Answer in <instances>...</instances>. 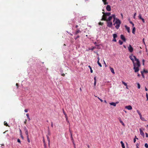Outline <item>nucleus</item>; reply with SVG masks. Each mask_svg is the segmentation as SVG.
<instances>
[{"label":"nucleus","mask_w":148,"mask_h":148,"mask_svg":"<svg viewBox=\"0 0 148 148\" xmlns=\"http://www.w3.org/2000/svg\"><path fill=\"white\" fill-rule=\"evenodd\" d=\"M119 121H120V123L122 125L124 126H125V124L123 123V121L121 119H120L119 120Z\"/></svg>","instance_id":"21"},{"label":"nucleus","mask_w":148,"mask_h":148,"mask_svg":"<svg viewBox=\"0 0 148 148\" xmlns=\"http://www.w3.org/2000/svg\"><path fill=\"white\" fill-rule=\"evenodd\" d=\"M48 135L49 136H50L51 135V133L50 132L49 129H48Z\"/></svg>","instance_id":"34"},{"label":"nucleus","mask_w":148,"mask_h":148,"mask_svg":"<svg viewBox=\"0 0 148 148\" xmlns=\"http://www.w3.org/2000/svg\"><path fill=\"white\" fill-rule=\"evenodd\" d=\"M110 70L111 71V72H112V73H113V74H114L115 72L114 71V70L112 68H111V67H110Z\"/></svg>","instance_id":"16"},{"label":"nucleus","mask_w":148,"mask_h":148,"mask_svg":"<svg viewBox=\"0 0 148 148\" xmlns=\"http://www.w3.org/2000/svg\"><path fill=\"white\" fill-rule=\"evenodd\" d=\"M135 30H136V28H135V27H133V29H132V33L133 34H135Z\"/></svg>","instance_id":"18"},{"label":"nucleus","mask_w":148,"mask_h":148,"mask_svg":"<svg viewBox=\"0 0 148 148\" xmlns=\"http://www.w3.org/2000/svg\"><path fill=\"white\" fill-rule=\"evenodd\" d=\"M138 18L139 19L141 20L143 23H145V20L143 18H142V17L141 16V15L140 14H139V15L138 16Z\"/></svg>","instance_id":"8"},{"label":"nucleus","mask_w":148,"mask_h":148,"mask_svg":"<svg viewBox=\"0 0 148 148\" xmlns=\"http://www.w3.org/2000/svg\"><path fill=\"white\" fill-rule=\"evenodd\" d=\"M119 43L120 45H122L123 44V42L121 40H119Z\"/></svg>","instance_id":"31"},{"label":"nucleus","mask_w":148,"mask_h":148,"mask_svg":"<svg viewBox=\"0 0 148 148\" xmlns=\"http://www.w3.org/2000/svg\"><path fill=\"white\" fill-rule=\"evenodd\" d=\"M24 111H25V112H28V110H27V109H25V110Z\"/></svg>","instance_id":"61"},{"label":"nucleus","mask_w":148,"mask_h":148,"mask_svg":"<svg viewBox=\"0 0 148 148\" xmlns=\"http://www.w3.org/2000/svg\"><path fill=\"white\" fill-rule=\"evenodd\" d=\"M80 37V36L79 35H78L74 39L76 40L78 38Z\"/></svg>","instance_id":"44"},{"label":"nucleus","mask_w":148,"mask_h":148,"mask_svg":"<svg viewBox=\"0 0 148 148\" xmlns=\"http://www.w3.org/2000/svg\"><path fill=\"white\" fill-rule=\"evenodd\" d=\"M122 84H124L125 86L126 87V88H127V85L126 83H125L124 82L122 81Z\"/></svg>","instance_id":"23"},{"label":"nucleus","mask_w":148,"mask_h":148,"mask_svg":"<svg viewBox=\"0 0 148 148\" xmlns=\"http://www.w3.org/2000/svg\"><path fill=\"white\" fill-rule=\"evenodd\" d=\"M140 119L141 120H142L143 121H144V118L142 117V115L141 116H140Z\"/></svg>","instance_id":"38"},{"label":"nucleus","mask_w":148,"mask_h":148,"mask_svg":"<svg viewBox=\"0 0 148 148\" xmlns=\"http://www.w3.org/2000/svg\"><path fill=\"white\" fill-rule=\"evenodd\" d=\"M113 41L115 42H116V39H115V38H114V39L113 40Z\"/></svg>","instance_id":"55"},{"label":"nucleus","mask_w":148,"mask_h":148,"mask_svg":"<svg viewBox=\"0 0 148 148\" xmlns=\"http://www.w3.org/2000/svg\"><path fill=\"white\" fill-rule=\"evenodd\" d=\"M99 25H103V23L100 22L99 23Z\"/></svg>","instance_id":"43"},{"label":"nucleus","mask_w":148,"mask_h":148,"mask_svg":"<svg viewBox=\"0 0 148 148\" xmlns=\"http://www.w3.org/2000/svg\"><path fill=\"white\" fill-rule=\"evenodd\" d=\"M142 62H143V65H144V62H145V60H144L143 59L142 60Z\"/></svg>","instance_id":"60"},{"label":"nucleus","mask_w":148,"mask_h":148,"mask_svg":"<svg viewBox=\"0 0 148 148\" xmlns=\"http://www.w3.org/2000/svg\"><path fill=\"white\" fill-rule=\"evenodd\" d=\"M66 121L70 125V123H69V121L68 120V117H66Z\"/></svg>","instance_id":"41"},{"label":"nucleus","mask_w":148,"mask_h":148,"mask_svg":"<svg viewBox=\"0 0 148 148\" xmlns=\"http://www.w3.org/2000/svg\"><path fill=\"white\" fill-rule=\"evenodd\" d=\"M141 75H142V76H143V77H144V75H143V72H141Z\"/></svg>","instance_id":"52"},{"label":"nucleus","mask_w":148,"mask_h":148,"mask_svg":"<svg viewBox=\"0 0 148 148\" xmlns=\"http://www.w3.org/2000/svg\"><path fill=\"white\" fill-rule=\"evenodd\" d=\"M125 27L126 28V29L127 30L128 32V33H130V27H128V26H127V25H125Z\"/></svg>","instance_id":"14"},{"label":"nucleus","mask_w":148,"mask_h":148,"mask_svg":"<svg viewBox=\"0 0 148 148\" xmlns=\"http://www.w3.org/2000/svg\"><path fill=\"white\" fill-rule=\"evenodd\" d=\"M134 64V66H137V67H139L140 66V62H136V63H134V62H133Z\"/></svg>","instance_id":"6"},{"label":"nucleus","mask_w":148,"mask_h":148,"mask_svg":"<svg viewBox=\"0 0 148 148\" xmlns=\"http://www.w3.org/2000/svg\"><path fill=\"white\" fill-rule=\"evenodd\" d=\"M128 49L130 52L132 53L133 52V48L130 45L128 47Z\"/></svg>","instance_id":"4"},{"label":"nucleus","mask_w":148,"mask_h":148,"mask_svg":"<svg viewBox=\"0 0 148 148\" xmlns=\"http://www.w3.org/2000/svg\"><path fill=\"white\" fill-rule=\"evenodd\" d=\"M17 142H18V143H20V144H21V141L20 140V139L18 138L17 139Z\"/></svg>","instance_id":"50"},{"label":"nucleus","mask_w":148,"mask_h":148,"mask_svg":"<svg viewBox=\"0 0 148 148\" xmlns=\"http://www.w3.org/2000/svg\"><path fill=\"white\" fill-rule=\"evenodd\" d=\"M130 58L131 59V60L133 62H134V58L133 56H130Z\"/></svg>","instance_id":"24"},{"label":"nucleus","mask_w":148,"mask_h":148,"mask_svg":"<svg viewBox=\"0 0 148 148\" xmlns=\"http://www.w3.org/2000/svg\"><path fill=\"white\" fill-rule=\"evenodd\" d=\"M4 125H5L8 126H9L8 125V124L5 121L4 122Z\"/></svg>","instance_id":"40"},{"label":"nucleus","mask_w":148,"mask_h":148,"mask_svg":"<svg viewBox=\"0 0 148 148\" xmlns=\"http://www.w3.org/2000/svg\"><path fill=\"white\" fill-rule=\"evenodd\" d=\"M51 126L52 127H53V122H51Z\"/></svg>","instance_id":"53"},{"label":"nucleus","mask_w":148,"mask_h":148,"mask_svg":"<svg viewBox=\"0 0 148 148\" xmlns=\"http://www.w3.org/2000/svg\"><path fill=\"white\" fill-rule=\"evenodd\" d=\"M137 112L138 114L139 115V116H140L141 115V114L138 110H137Z\"/></svg>","instance_id":"29"},{"label":"nucleus","mask_w":148,"mask_h":148,"mask_svg":"<svg viewBox=\"0 0 148 148\" xmlns=\"http://www.w3.org/2000/svg\"><path fill=\"white\" fill-rule=\"evenodd\" d=\"M139 67L134 66L133 69L135 72L136 73L139 71Z\"/></svg>","instance_id":"7"},{"label":"nucleus","mask_w":148,"mask_h":148,"mask_svg":"<svg viewBox=\"0 0 148 148\" xmlns=\"http://www.w3.org/2000/svg\"><path fill=\"white\" fill-rule=\"evenodd\" d=\"M20 135H21V138H22L23 139V136H22V134H21Z\"/></svg>","instance_id":"62"},{"label":"nucleus","mask_w":148,"mask_h":148,"mask_svg":"<svg viewBox=\"0 0 148 148\" xmlns=\"http://www.w3.org/2000/svg\"><path fill=\"white\" fill-rule=\"evenodd\" d=\"M133 57L135 59V61H136V62H140L139 61V60L137 59L135 56H133Z\"/></svg>","instance_id":"19"},{"label":"nucleus","mask_w":148,"mask_h":148,"mask_svg":"<svg viewBox=\"0 0 148 148\" xmlns=\"http://www.w3.org/2000/svg\"><path fill=\"white\" fill-rule=\"evenodd\" d=\"M125 108L128 109V110H131L132 109V107L130 105H129L127 106H125Z\"/></svg>","instance_id":"9"},{"label":"nucleus","mask_w":148,"mask_h":148,"mask_svg":"<svg viewBox=\"0 0 148 148\" xmlns=\"http://www.w3.org/2000/svg\"><path fill=\"white\" fill-rule=\"evenodd\" d=\"M69 131L70 133L71 137H73L72 131L70 130V125H69Z\"/></svg>","instance_id":"17"},{"label":"nucleus","mask_w":148,"mask_h":148,"mask_svg":"<svg viewBox=\"0 0 148 148\" xmlns=\"http://www.w3.org/2000/svg\"><path fill=\"white\" fill-rule=\"evenodd\" d=\"M102 1L105 5H106L108 4V3L106 2V0H102Z\"/></svg>","instance_id":"22"},{"label":"nucleus","mask_w":148,"mask_h":148,"mask_svg":"<svg viewBox=\"0 0 148 148\" xmlns=\"http://www.w3.org/2000/svg\"><path fill=\"white\" fill-rule=\"evenodd\" d=\"M102 13L103 14L102 17H106V16H109L111 14V13L110 12L105 13L103 12Z\"/></svg>","instance_id":"3"},{"label":"nucleus","mask_w":148,"mask_h":148,"mask_svg":"<svg viewBox=\"0 0 148 148\" xmlns=\"http://www.w3.org/2000/svg\"><path fill=\"white\" fill-rule=\"evenodd\" d=\"M81 32V31L78 29H77L76 30L74 33L75 35H77L79 33H80Z\"/></svg>","instance_id":"10"},{"label":"nucleus","mask_w":148,"mask_h":148,"mask_svg":"<svg viewBox=\"0 0 148 148\" xmlns=\"http://www.w3.org/2000/svg\"><path fill=\"white\" fill-rule=\"evenodd\" d=\"M144 40H145V39L143 38V44L145 45H145V43Z\"/></svg>","instance_id":"46"},{"label":"nucleus","mask_w":148,"mask_h":148,"mask_svg":"<svg viewBox=\"0 0 148 148\" xmlns=\"http://www.w3.org/2000/svg\"><path fill=\"white\" fill-rule=\"evenodd\" d=\"M117 37V35L116 34H113V37L114 38H116Z\"/></svg>","instance_id":"30"},{"label":"nucleus","mask_w":148,"mask_h":148,"mask_svg":"<svg viewBox=\"0 0 148 148\" xmlns=\"http://www.w3.org/2000/svg\"><path fill=\"white\" fill-rule=\"evenodd\" d=\"M96 82L94 81V86H96Z\"/></svg>","instance_id":"63"},{"label":"nucleus","mask_w":148,"mask_h":148,"mask_svg":"<svg viewBox=\"0 0 148 148\" xmlns=\"http://www.w3.org/2000/svg\"><path fill=\"white\" fill-rule=\"evenodd\" d=\"M43 142L44 143V145L45 146L46 144H45V140L44 139H43Z\"/></svg>","instance_id":"54"},{"label":"nucleus","mask_w":148,"mask_h":148,"mask_svg":"<svg viewBox=\"0 0 148 148\" xmlns=\"http://www.w3.org/2000/svg\"><path fill=\"white\" fill-rule=\"evenodd\" d=\"M94 81L96 82V77H94Z\"/></svg>","instance_id":"64"},{"label":"nucleus","mask_w":148,"mask_h":148,"mask_svg":"<svg viewBox=\"0 0 148 148\" xmlns=\"http://www.w3.org/2000/svg\"><path fill=\"white\" fill-rule=\"evenodd\" d=\"M136 12L134 14V16H133V18H135V16L136 15Z\"/></svg>","instance_id":"48"},{"label":"nucleus","mask_w":148,"mask_h":148,"mask_svg":"<svg viewBox=\"0 0 148 148\" xmlns=\"http://www.w3.org/2000/svg\"><path fill=\"white\" fill-rule=\"evenodd\" d=\"M145 135H146V137H148V134L147 133H145Z\"/></svg>","instance_id":"56"},{"label":"nucleus","mask_w":148,"mask_h":148,"mask_svg":"<svg viewBox=\"0 0 148 148\" xmlns=\"http://www.w3.org/2000/svg\"><path fill=\"white\" fill-rule=\"evenodd\" d=\"M116 21L114 23L113 25H116L115 26V27L117 29H118L120 27L121 24V21L118 19L116 18Z\"/></svg>","instance_id":"1"},{"label":"nucleus","mask_w":148,"mask_h":148,"mask_svg":"<svg viewBox=\"0 0 148 148\" xmlns=\"http://www.w3.org/2000/svg\"><path fill=\"white\" fill-rule=\"evenodd\" d=\"M27 141L28 142L30 143V140L29 138V136H27Z\"/></svg>","instance_id":"35"},{"label":"nucleus","mask_w":148,"mask_h":148,"mask_svg":"<svg viewBox=\"0 0 148 148\" xmlns=\"http://www.w3.org/2000/svg\"><path fill=\"white\" fill-rule=\"evenodd\" d=\"M25 134L27 136H29L28 131H27L25 132Z\"/></svg>","instance_id":"36"},{"label":"nucleus","mask_w":148,"mask_h":148,"mask_svg":"<svg viewBox=\"0 0 148 148\" xmlns=\"http://www.w3.org/2000/svg\"><path fill=\"white\" fill-rule=\"evenodd\" d=\"M120 143H121V144L122 147L125 146L124 144L123 143V141H121Z\"/></svg>","instance_id":"32"},{"label":"nucleus","mask_w":148,"mask_h":148,"mask_svg":"<svg viewBox=\"0 0 148 148\" xmlns=\"http://www.w3.org/2000/svg\"><path fill=\"white\" fill-rule=\"evenodd\" d=\"M71 140L72 141L73 144L74 145V146L75 147V144L74 141L73 137H71Z\"/></svg>","instance_id":"27"},{"label":"nucleus","mask_w":148,"mask_h":148,"mask_svg":"<svg viewBox=\"0 0 148 148\" xmlns=\"http://www.w3.org/2000/svg\"><path fill=\"white\" fill-rule=\"evenodd\" d=\"M111 16L112 17V18H114L113 22H114L116 19L115 15L114 14H112Z\"/></svg>","instance_id":"26"},{"label":"nucleus","mask_w":148,"mask_h":148,"mask_svg":"<svg viewBox=\"0 0 148 148\" xmlns=\"http://www.w3.org/2000/svg\"><path fill=\"white\" fill-rule=\"evenodd\" d=\"M146 97L147 98L146 100L147 101H148V95L147 93L146 94Z\"/></svg>","instance_id":"42"},{"label":"nucleus","mask_w":148,"mask_h":148,"mask_svg":"<svg viewBox=\"0 0 148 148\" xmlns=\"http://www.w3.org/2000/svg\"><path fill=\"white\" fill-rule=\"evenodd\" d=\"M16 86L17 87V88H18V86H19L18 84V83H16Z\"/></svg>","instance_id":"57"},{"label":"nucleus","mask_w":148,"mask_h":148,"mask_svg":"<svg viewBox=\"0 0 148 148\" xmlns=\"http://www.w3.org/2000/svg\"><path fill=\"white\" fill-rule=\"evenodd\" d=\"M138 145H139V144L138 143L136 144V148H138Z\"/></svg>","instance_id":"58"},{"label":"nucleus","mask_w":148,"mask_h":148,"mask_svg":"<svg viewBox=\"0 0 148 148\" xmlns=\"http://www.w3.org/2000/svg\"><path fill=\"white\" fill-rule=\"evenodd\" d=\"M137 85H138V88L140 89V84L139 83H137Z\"/></svg>","instance_id":"37"},{"label":"nucleus","mask_w":148,"mask_h":148,"mask_svg":"<svg viewBox=\"0 0 148 148\" xmlns=\"http://www.w3.org/2000/svg\"><path fill=\"white\" fill-rule=\"evenodd\" d=\"M88 67L90 69V72L91 73H92L93 72V70H92L91 66L90 65H89L88 66Z\"/></svg>","instance_id":"25"},{"label":"nucleus","mask_w":148,"mask_h":148,"mask_svg":"<svg viewBox=\"0 0 148 148\" xmlns=\"http://www.w3.org/2000/svg\"><path fill=\"white\" fill-rule=\"evenodd\" d=\"M8 137H9V134H8V133H7V135H6V137L7 138H8Z\"/></svg>","instance_id":"51"},{"label":"nucleus","mask_w":148,"mask_h":148,"mask_svg":"<svg viewBox=\"0 0 148 148\" xmlns=\"http://www.w3.org/2000/svg\"><path fill=\"white\" fill-rule=\"evenodd\" d=\"M140 134L142 136H143L144 137L145 136V135H144V132H143V131L141 130V129H140Z\"/></svg>","instance_id":"15"},{"label":"nucleus","mask_w":148,"mask_h":148,"mask_svg":"<svg viewBox=\"0 0 148 148\" xmlns=\"http://www.w3.org/2000/svg\"><path fill=\"white\" fill-rule=\"evenodd\" d=\"M106 9L108 11H110L111 10V8L110 5H107L106 7Z\"/></svg>","instance_id":"13"},{"label":"nucleus","mask_w":148,"mask_h":148,"mask_svg":"<svg viewBox=\"0 0 148 148\" xmlns=\"http://www.w3.org/2000/svg\"><path fill=\"white\" fill-rule=\"evenodd\" d=\"M119 102H116V103L114 102H111L110 103V104L112 106H116V104L118 103Z\"/></svg>","instance_id":"11"},{"label":"nucleus","mask_w":148,"mask_h":148,"mask_svg":"<svg viewBox=\"0 0 148 148\" xmlns=\"http://www.w3.org/2000/svg\"><path fill=\"white\" fill-rule=\"evenodd\" d=\"M112 18V17L111 16H110L108 18V19L106 18V17H102L101 19V20H103L105 21H110Z\"/></svg>","instance_id":"2"},{"label":"nucleus","mask_w":148,"mask_h":148,"mask_svg":"<svg viewBox=\"0 0 148 148\" xmlns=\"http://www.w3.org/2000/svg\"><path fill=\"white\" fill-rule=\"evenodd\" d=\"M24 129L25 132L28 131L27 130V129L26 127H24Z\"/></svg>","instance_id":"45"},{"label":"nucleus","mask_w":148,"mask_h":148,"mask_svg":"<svg viewBox=\"0 0 148 148\" xmlns=\"http://www.w3.org/2000/svg\"><path fill=\"white\" fill-rule=\"evenodd\" d=\"M141 72H143V73H147V71H145V70H144L143 71H141Z\"/></svg>","instance_id":"47"},{"label":"nucleus","mask_w":148,"mask_h":148,"mask_svg":"<svg viewBox=\"0 0 148 148\" xmlns=\"http://www.w3.org/2000/svg\"><path fill=\"white\" fill-rule=\"evenodd\" d=\"M97 63L100 67H102V65L99 62V61H97Z\"/></svg>","instance_id":"33"},{"label":"nucleus","mask_w":148,"mask_h":148,"mask_svg":"<svg viewBox=\"0 0 148 148\" xmlns=\"http://www.w3.org/2000/svg\"><path fill=\"white\" fill-rule=\"evenodd\" d=\"M47 140L48 142H50V138H49V136L47 135Z\"/></svg>","instance_id":"28"},{"label":"nucleus","mask_w":148,"mask_h":148,"mask_svg":"<svg viewBox=\"0 0 148 148\" xmlns=\"http://www.w3.org/2000/svg\"><path fill=\"white\" fill-rule=\"evenodd\" d=\"M26 115L27 118L29 117V114L28 113L27 114H26Z\"/></svg>","instance_id":"59"},{"label":"nucleus","mask_w":148,"mask_h":148,"mask_svg":"<svg viewBox=\"0 0 148 148\" xmlns=\"http://www.w3.org/2000/svg\"><path fill=\"white\" fill-rule=\"evenodd\" d=\"M97 98L101 101V102H102L103 101V100L102 99L100 98L99 97H98Z\"/></svg>","instance_id":"49"},{"label":"nucleus","mask_w":148,"mask_h":148,"mask_svg":"<svg viewBox=\"0 0 148 148\" xmlns=\"http://www.w3.org/2000/svg\"><path fill=\"white\" fill-rule=\"evenodd\" d=\"M63 112L65 116V118H66L68 117L66 113H65V112L64 109H63Z\"/></svg>","instance_id":"20"},{"label":"nucleus","mask_w":148,"mask_h":148,"mask_svg":"<svg viewBox=\"0 0 148 148\" xmlns=\"http://www.w3.org/2000/svg\"><path fill=\"white\" fill-rule=\"evenodd\" d=\"M145 146L147 148H148V145L147 143H146L145 145Z\"/></svg>","instance_id":"39"},{"label":"nucleus","mask_w":148,"mask_h":148,"mask_svg":"<svg viewBox=\"0 0 148 148\" xmlns=\"http://www.w3.org/2000/svg\"><path fill=\"white\" fill-rule=\"evenodd\" d=\"M121 38L124 42H125L126 39L123 35H121Z\"/></svg>","instance_id":"12"},{"label":"nucleus","mask_w":148,"mask_h":148,"mask_svg":"<svg viewBox=\"0 0 148 148\" xmlns=\"http://www.w3.org/2000/svg\"><path fill=\"white\" fill-rule=\"evenodd\" d=\"M107 26L110 27H111L112 26V23L111 22L107 21Z\"/></svg>","instance_id":"5"}]
</instances>
